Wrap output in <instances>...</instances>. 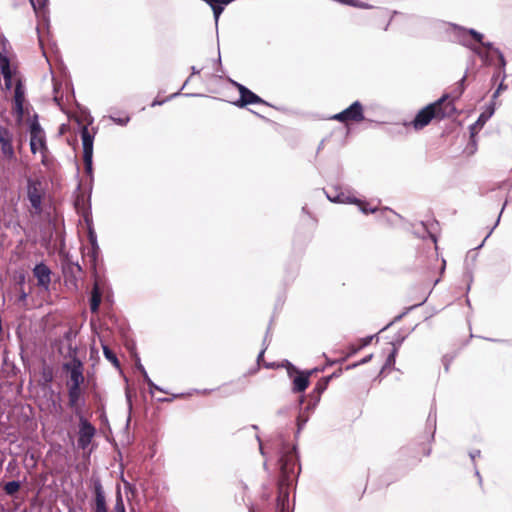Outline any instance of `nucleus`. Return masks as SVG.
<instances>
[{"instance_id":"3c124183","label":"nucleus","mask_w":512,"mask_h":512,"mask_svg":"<svg viewBox=\"0 0 512 512\" xmlns=\"http://www.w3.org/2000/svg\"><path fill=\"white\" fill-rule=\"evenodd\" d=\"M372 339H373V336H367V337L363 338L361 340V345L356 350H354V352H356L357 350L362 349L365 346L369 345L371 343Z\"/></svg>"},{"instance_id":"c03bdc74","label":"nucleus","mask_w":512,"mask_h":512,"mask_svg":"<svg viewBox=\"0 0 512 512\" xmlns=\"http://www.w3.org/2000/svg\"><path fill=\"white\" fill-rule=\"evenodd\" d=\"M88 240H89V243L91 246H96V243H98L96 233L91 228L89 229V232H88Z\"/></svg>"},{"instance_id":"bb28decb","label":"nucleus","mask_w":512,"mask_h":512,"mask_svg":"<svg viewBox=\"0 0 512 512\" xmlns=\"http://www.w3.org/2000/svg\"><path fill=\"white\" fill-rule=\"evenodd\" d=\"M20 487L21 484L19 481L12 480L5 483L4 491L7 495H14L19 491Z\"/></svg>"},{"instance_id":"6ab92c4d","label":"nucleus","mask_w":512,"mask_h":512,"mask_svg":"<svg viewBox=\"0 0 512 512\" xmlns=\"http://www.w3.org/2000/svg\"><path fill=\"white\" fill-rule=\"evenodd\" d=\"M335 376V373L332 375L321 378L314 389L309 393V397H315V402H320V398L322 393L327 389V386L330 380Z\"/></svg>"},{"instance_id":"864d4df0","label":"nucleus","mask_w":512,"mask_h":512,"mask_svg":"<svg viewBox=\"0 0 512 512\" xmlns=\"http://www.w3.org/2000/svg\"><path fill=\"white\" fill-rule=\"evenodd\" d=\"M27 297H28V293L23 288H21L19 296H18V301L25 302L27 300Z\"/></svg>"},{"instance_id":"b1692460","label":"nucleus","mask_w":512,"mask_h":512,"mask_svg":"<svg viewBox=\"0 0 512 512\" xmlns=\"http://www.w3.org/2000/svg\"><path fill=\"white\" fill-rule=\"evenodd\" d=\"M190 78L191 77H188L186 79V81L184 82V84L182 85L181 89L173 94H171L170 96L166 97L165 99L163 100H158V99H154L153 102L151 103V107H155V106H160L162 104H164L165 102L173 99V98H176L178 97L179 95H181V91L185 88V86L188 84V82L190 81Z\"/></svg>"},{"instance_id":"8fccbe9b","label":"nucleus","mask_w":512,"mask_h":512,"mask_svg":"<svg viewBox=\"0 0 512 512\" xmlns=\"http://www.w3.org/2000/svg\"><path fill=\"white\" fill-rule=\"evenodd\" d=\"M148 387H149V392L151 394H153L155 390L167 393L164 389H162L161 387L156 385L153 381H149Z\"/></svg>"},{"instance_id":"052dcab7","label":"nucleus","mask_w":512,"mask_h":512,"mask_svg":"<svg viewBox=\"0 0 512 512\" xmlns=\"http://www.w3.org/2000/svg\"><path fill=\"white\" fill-rule=\"evenodd\" d=\"M469 456L472 460H474L476 457L480 456V451L479 450L472 451L469 453Z\"/></svg>"},{"instance_id":"2f4dec72","label":"nucleus","mask_w":512,"mask_h":512,"mask_svg":"<svg viewBox=\"0 0 512 512\" xmlns=\"http://www.w3.org/2000/svg\"><path fill=\"white\" fill-rule=\"evenodd\" d=\"M33 142L35 143V146H33V149L30 146V150L33 154H35L38 151V149H45V150L47 149L44 136H39V137L35 138V140Z\"/></svg>"},{"instance_id":"473e14b6","label":"nucleus","mask_w":512,"mask_h":512,"mask_svg":"<svg viewBox=\"0 0 512 512\" xmlns=\"http://www.w3.org/2000/svg\"><path fill=\"white\" fill-rule=\"evenodd\" d=\"M465 81H466V74L459 80V82L457 83V87L453 91L455 99L459 98L463 94V92L465 90Z\"/></svg>"},{"instance_id":"09e8293b","label":"nucleus","mask_w":512,"mask_h":512,"mask_svg":"<svg viewBox=\"0 0 512 512\" xmlns=\"http://www.w3.org/2000/svg\"><path fill=\"white\" fill-rule=\"evenodd\" d=\"M233 84L235 85V87L237 88V90L239 92V98H242V95H244L249 90V88H247L246 86H244L238 82H233Z\"/></svg>"},{"instance_id":"f257e3e1","label":"nucleus","mask_w":512,"mask_h":512,"mask_svg":"<svg viewBox=\"0 0 512 512\" xmlns=\"http://www.w3.org/2000/svg\"><path fill=\"white\" fill-rule=\"evenodd\" d=\"M280 476L278 480V497L276 500L275 512L289 511V487L300 473L299 455L294 445L288 449L283 446L279 457Z\"/></svg>"},{"instance_id":"c756f323","label":"nucleus","mask_w":512,"mask_h":512,"mask_svg":"<svg viewBox=\"0 0 512 512\" xmlns=\"http://www.w3.org/2000/svg\"><path fill=\"white\" fill-rule=\"evenodd\" d=\"M397 353H398V347L394 345L392 351L387 356V359L385 361V364L382 367V370H384L388 367L394 366Z\"/></svg>"},{"instance_id":"79ce46f5","label":"nucleus","mask_w":512,"mask_h":512,"mask_svg":"<svg viewBox=\"0 0 512 512\" xmlns=\"http://www.w3.org/2000/svg\"><path fill=\"white\" fill-rule=\"evenodd\" d=\"M372 357H373V354H369L366 357L362 358L360 361L348 366V369L355 368L359 365H364V364L368 363L372 359Z\"/></svg>"},{"instance_id":"6e6552de","label":"nucleus","mask_w":512,"mask_h":512,"mask_svg":"<svg viewBox=\"0 0 512 512\" xmlns=\"http://www.w3.org/2000/svg\"><path fill=\"white\" fill-rule=\"evenodd\" d=\"M91 482L93 488V512H108L106 495L101 480L98 477H92Z\"/></svg>"},{"instance_id":"c9c22d12","label":"nucleus","mask_w":512,"mask_h":512,"mask_svg":"<svg viewBox=\"0 0 512 512\" xmlns=\"http://www.w3.org/2000/svg\"><path fill=\"white\" fill-rule=\"evenodd\" d=\"M0 71H1V74H2L4 80L13 78V76L15 74V71L12 69L11 65L8 67H2L0 69Z\"/></svg>"},{"instance_id":"bf43d9fd","label":"nucleus","mask_w":512,"mask_h":512,"mask_svg":"<svg viewBox=\"0 0 512 512\" xmlns=\"http://www.w3.org/2000/svg\"><path fill=\"white\" fill-rule=\"evenodd\" d=\"M13 78H10L8 80H4V84H5V88L7 90H10L13 86V81H12Z\"/></svg>"},{"instance_id":"a211bd4d","label":"nucleus","mask_w":512,"mask_h":512,"mask_svg":"<svg viewBox=\"0 0 512 512\" xmlns=\"http://www.w3.org/2000/svg\"><path fill=\"white\" fill-rule=\"evenodd\" d=\"M102 301V290L98 283L96 282L93 285L90 298H89V305L90 310L92 313H97L99 311V307Z\"/></svg>"},{"instance_id":"f3484780","label":"nucleus","mask_w":512,"mask_h":512,"mask_svg":"<svg viewBox=\"0 0 512 512\" xmlns=\"http://www.w3.org/2000/svg\"><path fill=\"white\" fill-rule=\"evenodd\" d=\"M83 154H93L94 134H91L87 126L80 129Z\"/></svg>"},{"instance_id":"f704fd0d","label":"nucleus","mask_w":512,"mask_h":512,"mask_svg":"<svg viewBox=\"0 0 512 512\" xmlns=\"http://www.w3.org/2000/svg\"><path fill=\"white\" fill-rule=\"evenodd\" d=\"M345 4L353 6V7L361 8V9H371L373 7L372 5H370L368 3H364L361 1H357V0H346Z\"/></svg>"},{"instance_id":"49530a36","label":"nucleus","mask_w":512,"mask_h":512,"mask_svg":"<svg viewBox=\"0 0 512 512\" xmlns=\"http://www.w3.org/2000/svg\"><path fill=\"white\" fill-rule=\"evenodd\" d=\"M319 402H315V397H309V403L307 404V406L305 407V410L307 412H312L316 406L318 405Z\"/></svg>"},{"instance_id":"423d86ee","label":"nucleus","mask_w":512,"mask_h":512,"mask_svg":"<svg viewBox=\"0 0 512 512\" xmlns=\"http://www.w3.org/2000/svg\"><path fill=\"white\" fill-rule=\"evenodd\" d=\"M79 418L78 446L85 449L96 434L95 427L84 417L83 413L76 415Z\"/></svg>"},{"instance_id":"cd10ccee","label":"nucleus","mask_w":512,"mask_h":512,"mask_svg":"<svg viewBox=\"0 0 512 512\" xmlns=\"http://www.w3.org/2000/svg\"><path fill=\"white\" fill-rule=\"evenodd\" d=\"M475 55H477L485 65H491L493 63L490 55H489V52L487 51H483L480 47L476 46L475 48H473V51H472Z\"/></svg>"},{"instance_id":"ea45409f","label":"nucleus","mask_w":512,"mask_h":512,"mask_svg":"<svg viewBox=\"0 0 512 512\" xmlns=\"http://www.w3.org/2000/svg\"><path fill=\"white\" fill-rule=\"evenodd\" d=\"M32 7L35 11L38 9L44 8L48 2V0H29Z\"/></svg>"},{"instance_id":"72a5a7b5","label":"nucleus","mask_w":512,"mask_h":512,"mask_svg":"<svg viewBox=\"0 0 512 512\" xmlns=\"http://www.w3.org/2000/svg\"><path fill=\"white\" fill-rule=\"evenodd\" d=\"M425 300H423L422 302L418 303V304H415L413 306H410L408 308L405 309L404 312H402L401 314H399L398 316H396L394 318V320L392 322H390L384 329L388 328L389 326H391L393 323L395 322H398L400 321L409 311H411L412 309H414L415 307H418L420 305H422L424 303Z\"/></svg>"},{"instance_id":"e2e57ef3","label":"nucleus","mask_w":512,"mask_h":512,"mask_svg":"<svg viewBox=\"0 0 512 512\" xmlns=\"http://www.w3.org/2000/svg\"><path fill=\"white\" fill-rule=\"evenodd\" d=\"M24 283H25V276L22 274L19 277L18 284L22 287Z\"/></svg>"},{"instance_id":"39448f33","label":"nucleus","mask_w":512,"mask_h":512,"mask_svg":"<svg viewBox=\"0 0 512 512\" xmlns=\"http://www.w3.org/2000/svg\"><path fill=\"white\" fill-rule=\"evenodd\" d=\"M364 118L365 116L363 105L360 101L357 100L341 112L331 116L330 119L347 124L348 122H361L364 120Z\"/></svg>"},{"instance_id":"0eeeda50","label":"nucleus","mask_w":512,"mask_h":512,"mask_svg":"<svg viewBox=\"0 0 512 512\" xmlns=\"http://www.w3.org/2000/svg\"><path fill=\"white\" fill-rule=\"evenodd\" d=\"M326 194H327V198L331 202H334V203L357 204L359 206L360 211L363 214L375 213L377 211V208L368 207L367 203L360 201L354 195H350L345 192H337V191L334 195H331L329 193H326Z\"/></svg>"},{"instance_id":"aec40b11","label":"nucleus","mask_w":512,"mask_h":512,"mask_svg":"<svg viewBox=\"0 0 512 512\" xmlns=\"http://www.w3.org/2000/svg\"><path fill=\"white\" fill-rule=\"evenodd\" d=\"M494 114V110L492 109L491 112L486 113L483 112L479 115L478 119L475 123L470 125V136L473 139L475 134L485 125V123L488 121V119Z\"/></svg>"},{"instance_id":"0e129e2a","label":"nucleus","mask_w":512,"mask_h":512,"mask_svg":"<svg viewBox=\"0 0 512 512\" xmlns=\"http://www.w3.org/2000/svg\"><path fill=\"white\" fill-rule=\"evenodd\" d=\"M403 341H404V337H402L401 339L397 340V342H393L392 345L393 346L395 345V346H397L399 348Z\"/></svg>"},{"instance_id":"7ed1b4c3","label":"nucleus","mask_w":512,"mask_h":512,"mask_svg":"<svg viewBox=\"0 0 512 512\" xmlns=\"http://www.w3.org/2000/svg\"><path fill=\"white\" fill-rule=\"evenodd\" d=\"M68 350L71 360L69 362L63 363L62 365V369L69 373V381L67 385L82 386L85 381L83 374L84 365L76 355L77 347L70 343L68 345Z\"/></svg>"},{"instance_id":"412c9836","label":"nucleus","mask_w":512,"mask_h":512,"mask_svg":"<svg viewBox=\"0 0 512 512\" xmlns=\"http://www.w3.org/2000/svg\"><path fill=\"white\" fill-rule=\"evenodd\" d=\"M29 131H30V146L33 148L35 146V143L33 142L35 138L43 135V130L41 128V125L39 124L37 120V115H35V119L31 121L29 125Z\"/></svg>"},{"instance_id":"6e6d98bb","label":"nucleus","mask_w":512,"mask_h":512,"mask_svg":"<svg viewBox=\"0 0 512 512\" xmlns=\"http://www.w3.org/2000/svg\"><path fill=\"white\" fill-rule=\"evenodd\" d=\"M74 337H75V334L73 333V331H72V330H68V331H66V332H65V334H64V338H65V340H67L68 342H70V341L72 340V338H74Z\"/></svg>"},{"instance_id":"a19ab883","label":"nucleus","mask_w":512,"mask_h":512,"mask_svg":"<svg viewBox=\"0 0 512 512\" xmlns=\"http://www.w3.org/2000/svg\"><path fill=\"white\" fill-rule=\"evenodd\" d=\"M495 54L498 58L500 68L504 69L506 66V60L503 53L499 49H495Z\"/></svg>"},{"instance_id":"603ef678","label":"nucleus","mask_w":512,"mask_h":512,"mask_svg":"<svg viewBox=\"0 0 512 512\" xmlns=\"http://www.w3.org/2000/svg\"><path fill=\"white\" fill-rule=\"evenodd\" d=\"M135 367L140 373L146 371L145 367L142 365L141 360L138 356H136Z\"/></svg>"},{"instance_id":"13d9d810","label":"nucleus","mask_w":512,"mask_h":512,"mask_svg":"<svg viewBox=\"0 0 512 512\" xmlns=\"http://www.w3.org/2000/svg\"><path fill=\"white\" fill-rule=\"evenodd\" d=\"M506 205H507V200H506V201H505V203L503 204V207H502V209H501V211H500V213H499V215H498V218H497L496 223H495L494 227L492 228V230H493V229H494V228L499 224V222H500V218H501V215H502L503 210L505 209V206H506Z\"/></svg>"},{"instance_id":"c85d7f7f","label":"nucleus","mask_w":512,"mask_h":512,"mask_svg":"<svg viewBox=\"0 0 512 512\" xmlns=\"http://www.w3.org/2000/svg\"><path fill=\"white\" fill-rule=\"evenodd\" d=\"M277 367L285 368L289 378H292L295 373H298V368L289 360H283Z\"/></svg>"},{"instance_id":"5701e85b","label":"nucleus","mask_w":512,"mask_h":512,"mask_svg":"<svg viewBox=\"0 0 512 512\" xmlns=\"http://www.w3.org/2000/svg\"><path fill=\"white\" fill-rule=\"evenodd\" d=\"M309 413L310 412H307L305 409L303 411H300V413H299V415L297 417V420H296V424H297V430H296V433H295V437L296 438L299 436L300 432L302 431V429L304 428V426L308 422V420H309Z\"/></svg>"},{"instance_id":"de8ad7c7","label":"nucleus","mask_w":512,"mask_h":512,"mask_svg":"<svg viewBox=\"0 0 512 512\" xmlns=\"http://www.w3.org/2000/svg\"><path fill=\"white\" fill-rule=\"evenodd\" d=\"M233 84L235 85V87L237 88V90L239 92V98H242V95H244L249 90V88H247L246 86H244L238 82H233Z\"/></svg>"},{"instance_id":"20e7f679","label":"nucleus","mask_w":512,"mask_h":512,"mask_svg":"<svg viewBox=\"0 0 512 512\" xmlns=\"http://www.w3.org/2000/svg\"><path fill=\"white\" fill-rule=\"evenodd\" d=\"M449 26L453 30L454 34V41L458 44L470 49L473 51V48L476 47L475 44H473L472 40L474 42H481L484 38V35L477 30L473 28H465L463 26L450 23Z\"/></svg>"},{"instance_id":"7c9ffc66","label":"nucleus","mask_w":512,"mask_h":512,"mask_svg":"<svg viewBox=\"0 0 512 512\" xmlns=\"http://www.w3.org/2000/svg\"><path fill=\"white\" fill-rule=\"evenodd\" d=\"M427 426L432 428V439L434 438L435 430H436V410L431 408L428 418H427Z\"/></svg>"},{"instance_id":"58836bf2","label":"nucleus","mask_w":512,"mask_h":512,"mask_svg":"<svg viewBox=\"0 0 512 512\" xmlns=\"http://www.w3.org/2000/svg\"><path fill=\"white\" fill-rule=\"evenodd\" d=\"M42 378L46 383H51L53 381V372L50 368H44L42 371Z\"/></svg>"},{"instance_id":"774afa93","label":"nucleus","mask_w":512,"mask_h":512,"mask_svg":"<svg viewBox=\"0 0 512 512\" xmlns=\"http://www.w3.org/2000/svg\"><path fill=\"white\" fill-rule=\"evenodd\" d=\"M191 71H192V75H195V74H199L200 73V70L197 69L195 66H192L191 67Z\"/></svg>"},{"instance_id":"338daca9","label":"nucleus","mask_w":512,"mask_h":512,"mask_svg":"<svg viewBox=\"0 0 512 512\" xmlns=\"http://www.w3.org/2000/svg\"><path fill=\"white\" fill-rule=\"evenodd\" d=\"M126 398H127V402L129 405V410H131V408H132L131 397L128 393H126Z\"/></svg>"},{"instance_id":"4468645a","label":"nucleus","mask_w":512,"mask_h":512,"mask_svg":"<svg viewBox=\"0 0 512 512\" xmlns=\"http://www.w3.org/2000/svg\"><path fill=\"white\" fill-rule=\"evenodd\" d=\"M25 90L21 81H17L14 89V111L21 120L24 117Z\"/></svg>"},{"instance_id":"5fc2aeb1","label":"nucleus","mask_w":512,"mask_h":512,"mask_svg":"<svg viewBox=\"0 0 512 512\" xmlns=\"http://www.w3.org/2000/svg\"><path fill=\"white\" fill-rule=\"evenodd\" d=\"M100 248L98 243H96V246H91V254L92 257L95 259L99 254Z\"/></svg>"},{"instance_id":"a18cd8bd","label":"nucleus","mask_w":512,"mask_h":512,"mask_svg":"<svg viewBox=\"0 0 512 512\" xmlns=\"http://www.w3.org/2000/svg\"><path fill=\"white\" fill-rule=\"evenodd\" d=\"M10 59L4 53L0 52V69L10 66Z\"/></svg>"},{"instance_id":"2eb2a0df","label":"nucleus","mask_w":512,"mask_h":512,"mask_svg":"<svg viewBox=\"0 0 512 512\" xmlns=\"http://www.w3.org/2000/svg\"><path fill=\"white\" fill-rule=\"evenodd\" d=\"M291 379L293 383L292 391L294 393L304 392L310 384L308 375L305 373V371H300L299 369L298 373H295Z\"/></svg>"},{"instance_id":"4d7b16f0","label":"nucleus","mask_w":512,"mask_h":512,"mask_svg":"<svg viewBox=\"0 0 512 512\" xmlns=\"http://www.w3.org/2000/svg\"><path fill=\"white\" fill-rule=\"evenodd\" d=\"M321 371H323V369L316 367V368H313V369H310V370H306L305 373L310 378V376H312L313 374H316V373L321 372Z\"/></svg>"},{"instance_id":"e433bc0d","label":"nucleus","mask_w":512,"mask_h":512,"mask_svg":"<svg viewBox=\"0 0 512 512\" xmlns=\"http://www.w3.org/2000/svg\"><path fill=\"white\" fill-rule=\"evenodd\" d=\"M269 331H270V330H269V328H268V329H267V331H266L265 338H264V340H263V346H264V347H263V349L259 352V354H258V356H257V363H258V364H260V362L263 360L264 353H265V351H266V349H267V346H268V345H267V343H266V342H267V338H268V335H269Z\"/></svg>"},{"instance_id":"ddd939ff","label":"nucleus","mask_w":512,"mask_h":512,"mask_svg":"<svg viewBox=\"0 0 512 512\" xmlns=\"http://www.w3.org/2000/svg\"><path fill=\"white\" fill-rule=\"evenodd\" d=\"M68 387V405L74 409L75 415L82 413V406L85 404L82 398V386L67 385Z\"/></svg>"},{"instance_id":"680f3d73","label":"nucleus","mask_w":512,"mask_h":512,"mask_svg":"<svg viewBox=\"0 0 512 512\" xmlns=\"http://www.w3.org/2000/svg\"><path fill=\"white\" fill-rule=\"evenodd\" d=\"M142 376H143V380L147 383V385L149 384V381H152L151 378L149 377L147 371H144L143 373H141Z\"/></svg>"},{"instance_id":"a878e982","label":"nucleus","mask_w":512,"mask_h":512,"mask_svg":"<svg viewBox=\"0 0 512 512\" xmlns=\"http://www.w3.org/2000/svg\"><path fill=\"white\" fill-rule=\"evenodd\" d=\"M114 511L115 512H126L124 500H123L121 489L119 486L117 487V490H116Z\"/></svg>"},{"instance_id":"dca6fc26","label":"nucleus","mask_w":512,"mask_h":512,"mask_svg":"<svg viewBox=\"0 0 512 512\" xmlns=\"http://www.w3.org/2000/svg\"><path fill=\"white\" fill-rule=\"evenodd\" d=\"M251 104L268 105V103L265 100H263L260 96H258L256 93H254L250 89L244 95H242V98H239L238 100H236L234 102V105H236L237 107H240V108H244L247 105H251Z\"/></svg>"},{"instance_id":"9d476101","label":"nucleus","mask_w":512,"mask_h":512,"mask_svg":"<svg viewBox=\"0 0 512 512\" xmlns=\"http://www.w3.org/2000/svg\"><path fill=\"white\" fill-rule=\"evenodd\" d=\"M42 188L41 182L39 180H35L32 178L27 179V198L31 204V206L37 210L41 211L42 207Z\"/></svg>"},{"instance_id":"9b49d317","label":"nucleus","mask_w":512,"mask_h":512,"mask_svg":"<svg viewBox=\"0 0 512 512\" xmlns=\"http://www.w3.org/2000/svg\"><path fill=\"white\" fill-rule=\"evenodd\" d=\"M62 272L66 284L77 287V282L82 275V267L79 263L66 259L62 263Z\"/></svg>"},{"instance_id":"4c0bfd02","label":"nucleus","mask_w":512,"mask_h":512,"mask_svg":"<svg viewBox=\"0 0 512 512\" xmlns=\"http://www.w3.org/2000/svg\"><path fill=\"white\" fill-rule=\"evenodd\" d=\"M110 119L117 125H120V126H126L128 124V122L130 121V117L129 116H126L124 118L122 117H115V116H110Z\"/></svg>"},{"instance_id":"37998d69","label":"nucleus","mask_w":512,"mask_h":512,"mask_svg":"<svg viewBox=\"0 0 512 512\" xmlns=\"http://www.w3.org/2000/svg\"><path fill=\"white\" fill-rule=\"evenodd\" d=\"M479 45H481L483 48L487 50V52H493L495 53L496 47H494L492 42H484V39L481 42H477Z\"/></svg>"},{"instance_id":"f03ea898","label":"nucleus","mask_w":512,"mask_h":512,"mask_svg":"<svg viewBox=\"0 0 512 512\" xmlns=\"http://www.w3.org/2000/svg\"><path fill=\"white\" fill-rule=\"evenodd\" d=\"M449 95L444 94L441 98L422 108L412 121L413 127L420 130L427 126L434 118L450 117L456 111L452 101L447 102Z\"/></svg>"},{"instance_id":"1a4fd4ad","label":"nucleus","mask_w":512,"mask_h":512,"mask_svg":"<svg viewBox=\"0 0 512 512\" xmlns=\"http://www.w3.org/2000/svg\"><path fill=\"white\" fill-rule=\"evenodd\" d=\"M14 135L5 126H0V147L1 154L8 161L15 160L16 155L13 147Z\"/></svg>"},{"instance_id":"69168bd1","label":"nucleus","mask_w":512,"mask_h":512,"mask_svg":"<svg viewBox=\"0 0 512 512\" xmlns=\"http://www.w3.org/2000/svg\"><path fill=\"white\" fill-rule=\"evenodd\" d=\"M183 95L186 96V97H198V96H201L200 94H197V93H185Z\"/></svg>"},{"instance_id":"4be33fe9","label":"nucleus","mask_w":512,"mask_h":512,"mask_svg":"<svg viewBox=\"0 0 512 512\" xmlns=\"http://www.w3.org/2000/svg\"><path fill=\"white\" fill-rule=\"evenodd\" d=\"M104 357L113 364L114 367L119 368L120 362L115 352L105 343L101 344Z\"/></svg>"},{"instance_id":"f8f14e48","label":"nucleus","mask_w":512,"mask_h":512,"mask_svg":"<svg viewBox=\"0 0 512 512\" xmlns=\"http://www.w3.org/2000/svg\"><path fill=\"white\" fill-rule=\"evenodd\" d=\"M34 277L37 279V286L45 291L49 290L51 284L52 271L44 262L37 263L32 269Z\"/></svg>"},{"instance_id":"393cba45","label":"nucleus","mask_w":512,"mask_h":512,"mask_svg":"<svg viewBox=\"0 0 512 512\" xmlns=\"http://www.w3.org/2000/svg\"><path fill=\"white\" fill-rule=\"evenodd\" d=\"M85 173L93 180V154H83Z\"/></svg>"}]
</instances>
